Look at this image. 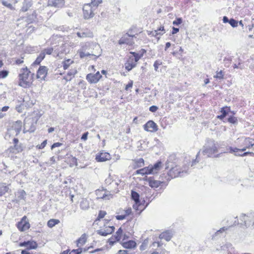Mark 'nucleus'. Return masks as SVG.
Instances as JSON below:
<instances>
[{"label": "nucleus", "mask_w": 254, "mask_h": 254, "mask_svg": "<svg viewBox=\"0 0 254 254\" xmlns=\"http://www.w3.org/2000/svg\"><path fill=\"white\" fill-rule=\"evenodd\" d=\"M101 51L99 44L96 42H91L83 43L78 53L81 59L90 56H95L97 58L101 55Z\"/></svg>", "instance_id": "nucleus-1"}, {"label": "nucleus", "mask_w": 254, "mask_h": 254, "mask_svg": "<svg viewBox=\"0 0 254 254\" xmlns=\"http://www.w3.org/2000/svg\"><path fill=\"white\" fill-rule=\"evenodd\" d=\"M31 72L28 70L27 67L22 68L20 70L19 74V85L24 88H26L30 86L31 82V77H30Z\"/></svg>", "instance_id": "nucleus-2"}, {"label": "nucleus", "mask_w": 254, "mask_h": 254, "mask_svg": "<svg viewBox=\"0 0 254 254\" xmlns=\"http://www.w3.org/2000/svg\"><path fill=\"white\" fill-rule=\"evenodd\" d=\"M170 167H171V169L169 172L167 173V175L165 176V178L167 181L165 180L161 181L160 180V190L162 187H165L167 186V182L170 180L171 178H176L179 176L181 177L182 175H181V174L183 173L184 172V170H183L181 172L180 169L178 168L177 166L174 167L172 165H170Z\"/></svg>", "instance_id": "nucleus-3"}, {"label": "nucleus", "mask_w": 254, "mask_h": 254, "mask_svg": "<svg viewBox=\"0 0 254 254\" xmlns=\"http://www.w3.org/2000/svg\"><path fill=\"white\" fill-rule=\"evenodd\" d=\"M217 146L215 141L213 140H209L203 146L202 152L203 155L209 157L217 152Z\"/></svg>", "instance_id": "nucleus-4"}, {"label": "nucleus", "mask_w": 254, "mask_h": 254, "mask_svg": "<svg viewBox=\"0 0 254 254\" xmlns=\"http://www.w3.org/2000/svg\"><path fill=\"white\" fill-rule=\"evenodd\" d=\"M159 171V160L153 165H149L148 167H144L135 171V174H140L142 176L157 173Z\"/></svg>", "instance_id": "nucleus-5"}, {"label": "nucleus", "mask_w": 254, "mask_h": 254, "mask_svg": "<svg viewBox=\"0 0 254 254\" xmlns=\"http://www.w3.org/2000/svg\"><path fill=\"white\" fill-rule=\"evenodd\" d=\"M240 220L242 221L241 224L244 223L246 227H253L254 228V213L248 215L242 214L240 216Z\"/></svg>", "instance_id": "nucleus-6"}, {"label": "nucleus", "mask_w": 254, "mask_h": 254, "mask_svg": "<svg viewBox=\"0 0 254 254\" xmlns=\"http://www.w3.org/2000/svg\"><path fill=\"white\" fill-rule=\"evenodd\" d=\"M83 17L85 19H89L94 16V13L91 4H85L83 7Z\"/></svg>", "instance_id": "nucleus-7"}, {"label": "nucleus", "mask_w": 254, "mask_h": 254, "mask_svg": "<svg viewBox=\"0 0 254 254\" xmlns=\"http://www.w3.org/2000/svg\"><path fill=\"white\" fill-rule=\"evenodd\" d=\"M102 77L99 71L95 74L89 73L86 75L87 80L90 83H96Z\"/></svg>", "instance_id": "nucleus-8"}, {"label": "nucleus", "mask_w": 254, "mask_h": 254, "mask_svg": "<svg viewBox=\"0 0 254 254\" xmlns=\"http://www.w3.org/2000/svg\"><path fill=\"white\" fill-rule=\"evenodd\" d=\"M48 68L45 66H40L37 72V78L40 80H44L47 74Z\"/></svg>", "instance_id": "nucleus-9"}, {"label": "nucleus", "mask_w": 254, "mask_h": 254, "mask_svg": "<svg viewBox=\"0 0 254 254\" xmlns=\"http://www.w3.org/2000/svg\"><path fill=\"white\" fill-rule=\"evenodd\" d=\"M144 129L147 131L154 132L158 130V126L156 123L150 120L144 125Z\"/></svg>", "instance_id": "nucleus-10"}, {"label": "nucleus", "mask_w": 254, "mask_h": 254, "mask_svg": "<svg viewBox=\"0 0 254 254\" xmlns=\"http://www.w3.org/2000/svg\"><path fill=\"white\" fill-rule=\"evenodd\" d=\"M19 246L26 247L27 250L36 249L38 247V245L34 241H27L20 243Z\"/></svg>", "instance_id": "nucleus-11"}, {"label": "nucleus", "mask_w": 254, "mask_h": 254, "mask_svg": "<svg viewBox=\"0 0 254 254\" xmlns=\"http://www.w3.org/2000/svg\"><path fill=\"white\" fill-rule=\"evenodd\" d=\"M172 236V232L170 230H167L160 234V240L161 241L160 242V247L161 246V242H162V240H164L166 242H168L171 240Z\"/></svg>", "instance_id": "nucleus-12"}, {"label": "nucleus", "mask_w": 254, "mask_h": 254, "mask_svg": "<svg viewBox=\"0 0 254 254\" xmlns=\"http://www.w3.org/2000/svg\"><path fill=\"white\" fill-rule=\"evenodd\" d=\"M244 147L241 149V151H245L247 148H253L254 147V139L247 137L246 138L244 141Z\"/></svg>", "instance_id": "nucleus-13"}, {"label": "nucleus", "mask_w": 254, "mask_h": 254, "mask_svg": "<svg viewBox=\"0 0 254 254\" xmlns=\"http://www.w3.org/2000/svg\"><path fill=\"white\" fill-rule=\"evenodd\" d=\"M35 124L36 123L33 121L31 122H29V120L26 121L24 123V130L26 129L27 130L26 131H24V132L25 133L27 131H29L30 132H34L36 129Z\"/></svg>", "instance_id": "nucleus-14"}, {"label": "nucleus", "mask_w": 254, "mask_h": 254, "mask_svg": "<svg viewBox=\"0 0 254 254\" xmlns=\"http://www.w3.org/2000/svg\"><path fill=\"white\" fill-rule=\"evenodd\" d=\"M110 155L107 152H101L96 156L97 162H104L110 159Z\"/></svg>", "instance_id": "nucleus-15"}, {"label": "nucleus", "mask_w": 254, "mask_h": 254, "mask_svg": "<svg viewBox=\"0 0 254 254\" xmlns=\"http://www.w3.org/2000/svg\"><path fill=\"white\" fill-rule=\"evenodd\" d=\"M24 218H26V217L24 216L22 220L18 223L17 225L18 230L21 232L25 231L30 228V224L28 222L24 221Z\"/></svg>", "instance_id": "nucleus-16"}, {"label": "nucleus", "mask_w": 254, "mask_h": 254, "mask_svg": "<svg viewBox=\"0 0 254 254\" xmlns=\"http://www.w3.org/2000/svg\"><path fill=\"white\" fill-rule=\"evenodd\" d=\"M48 5L58 8H62L64 5V0H49Z\"/></svg>", "instance_id": "nucleus-17"}, {"label": "nucleus", "mask_w": 254, "mask_h": 254, "mask_svg": "<svg viewBox=\"0 0 254 254\" xmlns=\"http://www.w3.org/2000/svg\"><path fill=\"white\" fill-rule=\"evenodd\" d=\"M128 37L129 38L132 39L133 37V36L130 35L128 34H126L124 37H123L119 41V43L120 44H127V45H132L133 43L132 41L129 40V39L127 38Z\"/></svg>", "instance_id": "nucleus-18"}, {"label": "nucleus", "mask_w": 254, "mask_h": 254, "mask_svg": "<svg viewBox=\"0 0 254 254\" xmlns=\"http://www.w3.org/2000/svg\"><path fill=\"white\" fill-rule=\"evenodd\" d=\"M145 180L148 182L149 186L152 188H157L159 187V182L155 180L153 178L146 177Z\"/></svg>", "instance_id": "nucleus-19"}, {"label": "nucleus", "mask_w": 254, "mask_h": 254, "mask_svg": "<svg viewBox=\"0 0 254 254\" xmlns=\"http://www.w3.org/2000/svg\"><path fill=\"white\" fill-rule=\"evenodd\" d=\"M136 243L132 240H129L127 242H123L122 246L124 248L126 249H132L136 247Z\"/></svg>", "instance_id": "nucleus-20"}, {"label": "nucleus", "mask_w": 254, "mask_h": 254, "mask_svg": "<svg viewBox=\"0 0 254 254\" xmlns=\"http://www.w3.org/2000/svg\"><path fill=\"white\" fill-rule=\"evenodd\" d=\"M22 126V123L20 121L16 122L15 124L13 125L12 127L13 128V130H15L16 135L20 133L21 130Z\"/></svg>", "instance_id": "nucleus-21"}, {"label": "nucleus", "mask_w": 254, "mask_h": 254, "mask_svg": "<svg viewBox=\"0 0 254 254\" xmlns=\"http://www.w3.org/2000/svg\"><path fill=\"white\" fill-rule=\"evenodd\" d=\"M136 64L135 63V62H133V59L132 60V61H130L129 60V61H128L127 63H125V68L128 70V71H130V70H131L133 68H134V67H135L136 66Z\"/></svg>", "instance_id": "nucleus-22"}, {"label": "nucleus", "mask_w": 254, "mask_h": 254, "mask_svg": "<svg viewBox=\"0 0 254 254\" xmlns=\"http://www.w3.org/2000/svg\"><path fill=\"white\" fill-rule=\"evenodd\" d=\"M31 5L32 4L30 1L24 0L22 4L21 10L23 12H26L29 9Z\"/></svg>", "instance_id": "nucleus-23"}, {"label": "nucleus", "mask_w": 254, "mask_h": 254, "mask_svg": "<svg viewBox=\"0 0 254 254\" xmlns=\"http://www.w3.org/2000/svg\"><path fill=\"white\" fill-rule=\"evenodd\" d=\"M131 199L134 201L135 203L138 204L140 202L139 194L136 191L131 190Z\"/></svg>", "instance_id": "nucleus-24"}, {"label": "nucleus", "mask_w": 254, "mask_h": 254, "mask_svg": "<svg viewBox=\"0 0 254 254\" xmlns=\"http://www.w3.org/2000/svg\"><path fill=\"white\" fill-rule=\"evenodd\" d=\"M77 35L79 38H84V37H92L93 33L90 31H86L82 32H77Z\"/></svg>", "instance_id": "nucleus-25"}, {"label": "nucleus", "mask_w": 254, "mask_h": 254, "mask_svg": "<svg viewBox=\"0 0 254 254\" xmlns=\"http://www.w3.org/2000/svg\"><path fill=\"white\" fill-rule=\"evenodd\" d=\"M9 187L5 184H0V196H2L8 191Z\"/></svg>", "instance_id": "nucleus-26"}, {"label": "nucleus", "mask_w": 254, "mask_h": 254, "mask_svg": "<svg viewBox=\"0 0 254 254\" xmlns=\"http://www.w3.org/2000/svg\"><path fill=\"white\" fill-rule=\"evenodd\" d=\"M130 54H131L132 56L129 57V60L132 61V60L133 59V62H135V63L136 64V63L140 59V56L139 55L138 53L133 52H130Z\"/></svg>", "instance_id": "nucleus-27"}, {"label": "nucleus", "mask_w": 254, "mask_h": 254, "mask_svg": "<svg viewBox=\"0 0 254 254\" xmlns=\"http://www.w3.org/2000/svg\"><path fill=\"white\" fill-rule=\"evenodd\" d=\"M76 70H72L68 71L67 75L64 77V79L66 81H70L74 77V75L76 73Z\"/></svg>", "instance_id": "nucleus-28"}, {"label": "nucleus", "mask_w": 254, "mask_h": 254, "mask_svg": "<svg viewBox=\"0 0 254 254\" xmlns=\"http://www.w3.org/2000/svg\"><path fill=\"white\" fill-rule=\"evenodd\" d=\"M45 55L44 53H41L38 57L37 58L36 60L34 62L32 65H39L42 62V61L45 58Z\"/></svg>", "instance_id": "nucleus-29"}, {"label": "nucleus", "mask_w": 254, "mask_h": 254, "mask_svg": "<svg viewBox=\"0 0 254 254\" xmlns=\"http://www.w3.org/2000/svg\"><path fill=\"white\" fill-rule=\"evenodd\" d=\"M80 208L83 210H86L89 207V204L86 199H83L80 203Z\"/></svg>", "instance_id": "nucleus-30"}, {"label": "nucleus", "mask_w": 254, "mask_h": 254, "mask_svg": "<svg viewBox=\"0 0 254 254\" xmlns=\"http://www.w3.org/2000/svg\"><path fill=\"white\" fill-rule=\"evenodd\" d=\"M77 246L79 247V244L83 245L86 242V236L85 234H82L81 237L76 241Z\"/></svg>", "instance_id": "nucleus-31"}, {"label": "nucleus", "mask_w": 254, "mask_h": 254, "mask_svg": "<svg viewBox=\"0 0 254 254\" xmlns=\"http://www.w3.org/2000/svg\"><path fill=\"white\" fill-rule=\"evenodd\" d=\"M135 168H139L144 165V161L142 158H139L134 160Z\"/></svg>", "instance_id": "nucleus-32"}, {"label": "nucleus", "mask_w": 254, "mask_h": 254, "mask_svg": "<svg viewBox=\"0 0 254 254\" xmlns=\"http://www.w3.org/2000/svg\"><path fill=\"white\" fill-rule=\"evenodd\" d=\"M123 233V229L120 227L116 232V234L114 235L115 240L116 241H119L121 239L122 234Z\"/></svg>", "instance_id": "nucleus-33"}, {"label": "nucleus", "mask_w": 254, "mask_h": 254, "mask_svg": "<svg viewBox=\"0 0 254 254\" xmlns=\"http://www.w3.org/2000/svg\"><path fill=\"white\" fill-rule=\"evenodd\" d=\"M60 223V220L56 219H51L48 221L47 225L50 228H52L56 224Z\"/></svg>", "instance_id": "nucleus-34"}, {"label": "nucleus", "mask_w": 254, "mask_h": 254, "mask_svg": "<svg viewBox=\"0 0 254 254\" xmlns=\"http://www.w3.org/2000/svg\"><path fill=\"white\" fill-rule=\"evenodd\" d=\"M109 232L110 230L108 227L106 228L104 230L100 229L97 231V234L102 236H106L109 234H111V233Z\"/></svg>", "instance_id": "nucleus-35"}, {"label": "nucleus", "mask_w": 254, "mask_h": 254, "mask_svg": "<svg viewBox=\"0 0 254 254\" xmlns=\"http://www.w3.org/2000/svg\"><path fill=\"white\" fill-rule=\"evenodd\" d=\"M73 63V61L70 59H67L63 62V66L64 69H66L68 68L69 65Z\"/></svg>", "instance_id": "nucleus-36"}, {"label": "nucleus", "mask_w": 254, "mask_h": 254, "mask_svg": "<svg viewBox=\"0 0 254 254\" xmlns=\"http://www.w3.org/2000/svg\"><path fill=\"white\" fill-rule=\"evenodd\" d=\"M36 19L35 12H33L31 15H29L27 18V22L29 23H32Z\"/></svg>", "instance_id": "nucleus-37"}, {"label": "nucleus", "mask_w": 254, "mask_h": 254, "mask_svg": "<svg viewBox=\"0 0 254 254\" xmlns=\"http://www.w3.org/2000/svg\"><path fill=\"white\" fill-rule=\"evenodd\" d=\"M220 112L224 116L226 117L228 115V114L231 112L230 107L225 106L221 108Z\"/></svg>", "instance_id": "nucleus-38"}, {"label": "nucleus", "mask_w": 254, "mask_h": 254, "mask_svg": "<svg viewBox=\"0 0 254 254\" xmlns=\"http://www.w3.org/2000/svg\"><path fill=\"white\" fill-rule=\"evenodd\" d=\"M0 0L1 1L2 4L4 6L7 7L10 10H14L15 9L14 7L12 6V5L10 3L7 2L6 1H5L4 0Z\"/></svg>", "instance_id": "nucleus-39"}, {"label": "nucleus", "mask_w": 254, "mask_h": 254, "mask_svg": "<svg viewBox=\"0 0 254 254\" xmlns=\"http://www.w3.org/2000/svg\"><path fill=\"white\" fill-rule=\"evenodd\" d=\"M102 2V0H91V3H89L91 4L92 7H97L98 5Z\"/></svg>", "instance_id": "nucleus-40"}, {"label": "nucleus", "mask_w": 254, "mask_h": 254, "mask_svg": "<svg viewBox=\"0 0 254 254\" xmlns=\"http://www.w3.org/2000/svg\"><path fill=\"white\" fill-rule=\"evenodd\" d=\"M9 74V71L7 70H2L0 71V78H6Z\"/></svg>", "instance_id": "nucleus-41"}, {"label": "nucleus", "mask_w": 254, "mask_h": 254, "mask_svg": "<svg viewBox=\"0 0 254 254\" xmlns=\"http://www.w3.org/2000/svg\"><path fill=\"white\" fill-rule=\"evenodd\" d=\"M110 197H112L111 194L109 191H105L104 194L101 196V198L104 199H109Z\"/></svg>", "instance_id": "nucleus-42"}, {"label": "nucleus", "mask_w": 254, "mask_h": 254, "mask_svg": "<svg viewBox=\"0 0 254 254\" xmlns=\"http://www.w3.org/2000/svg\"><path fill=\"white\" fill-rule=\"evenodd\" d=\"M214 77L216 78L219 79H223L224 78V75L223 74L222 70H221L219 71H217L216 72V74L214 76Z\"/></svg>", "instance_id": "nucleus-43"}, {"label": "nucleus", "mask_w": 254, "mask_h": 254, "mask_svg": "<svg viewBox=\"0 0 254 254\" xmlns=\"http://www.w3.org/2000/svg\"><path fill=\"white\" fill-rule=\"evenodd\" d=\"M83 252V249L79 248L77 249L72 250L71 252H69V254H80Z\"/></svg>", "instance_id": "nucleus-44"}, {"label": "nucleus", "mask_w": 254, "mask_h": 254, "mask_svg": "<svg viewBox=\"0 0 254 254\" xmlns=\"http://www.w3.org/2000/svg\"><path fill=\"white\" fill-rule=\"evenodd\" d=\"M228 121L231 124H236L238 123V120L237 118L234 116H230L228 119Z\"/></svg>", "instance_id": "nucleus-45"}, {"label": "nucleus", "mask_w": 254, "mask_h": 254, "mask_svg": "<svg viewBox=\"0 0 254 254\" xmlns=\"http://www.w3.org/2000/svg\"><path fill=\"white\" fill-rule=\"evenodd\" d=\"M229 23L233 27H236L238 26V22L234 18L230 19Z\"/></svg>", "instance_id": "nucleus-46"}, {"label": "nucleus", "mask_w": 254, "mask_h": 254, "mask_svg": "<svg viewBox=\"0 0 254 254\" xmlns=\"http://www.w3.org/2000/svg\"><path fill=\"white\" fill-rule=\"evenodd\" d=\"M53 51V49L52 48H48L47 49H45L43 51H42L41 53H44L45 55L47 54V55H51Z\"/></svg>", "instance_id": "nucleus-47"}, {"label": "nucleus", "mask_w": 254, "mask_h": 254, "mask_svg": "<svg viewBox=\"0 0 254 254\" xmlns=\"http://www.w3.org/2000/svg\"><path fill=\"white\" fill-rule=\"evenodd\" d=\"M106 211L100 210L99 212L97 219L99 220L101 218H104V216L106 215Z\"/></svg>", "instance_id": "nucleus-48"}, {"label": "nucleus", "mask_w": 254, "mask_h": 254, "mask_svg": "<svg viewBox=\"0 0 254 254\" xmlns=\"http://www.w3.org/2000/svg\"><path fill=\"white\" fill-rule=\"evenodd\" d=\"M241 149H239L238 148H236V147H235V148H233V147H230L229 148V152L230 153H235V154H237L236 153L238 151H241Z\"/></svg>", "instance_id": "nucleus-49"}, {"label": "nucleus", "mask_w": 254, "mask_h": 254, "mask_svg": "<svg viewBox=\"0 0 254 254\" xmlns=\"http://www.w3.org/2000/svg\"><path fill=\"white\" fill-rule=\"evenodd\" d=\"M47 140H45L41 144L37 146V148L41 149L44 148L47 144Z\"/></svg>", "instance_id": "nucleus-50"}, {"label": "nucleus", "mask_w": 254, "mask_h": 254, "mask_svg": "<svg viewBox=\"0 0 254 254\" xmlns=\"http://www.w3.org/2000/svg\"><path fill=\"white\" fill-rule=\"evenodd\" d=\"M147 246V243L144 241L140 246V250L141 251L145 250Z\"/></svg>", "instance_id": "nucleus-51"}, {"label": "nucleus", "mask_w": 254, "mask_h": 254, "mask_svg": "<svg viewBox=\"0 0 254 254\" xmlns=\"http://www.w3.org/2000/svg\"><path fill=\"white\" fill-rule=\"evenodd\" d=\"M14 147L15 151L17 152H19L22 150V148L20 144H17L16 146H15V144H14Z\"/></svg>", "instance_id": "nucleus-52"}, {"label": "nucleus", "mask_w": 254, "mask_h": 254, "mask_svg": "<svg viewBox=\"0 0 254 254\" xmlns=\"http://www.w3.org/2000/svg\"><path fill=\"white\" fill-rule=\"evenodd\" d=\"M19 193L20 195L18 196V197L20 199H23L26 195V192L24 190H21L19 191Z\"/></svg>", "instance_id": "nucleus-53"}, {"label": "nucleus", "mask_w": 254, "mask_h": 254, "mask_svg": "<svg viewBox=\"0 0 254 254\" xmlns=\"http://www.w3.org/2000/svg\"><path fill=\"white\" fill-rule=\"evenodd\" d=\"M248 154H251L252 155H254V153L252 152H244V153L242 154H235V155L236 156H247Z\"/></svg>", "instance_id": "nucleus-54"}, {"label": "nucleus", "mask_w": 254, "mask_h": 254, "mask_svg": "<svg viewBox=\"0 0 254 254\" xmlns=\"http://www.w3.org/2000/svg\"><path fill=\"white\" fill-rule=\"evenodd\" d=\"M182 22V19L181 18H177V20L173 21L174 25H178Z\"/></svg>", "instance_id": "nucleus-55"}, {"label": "nucleus", "mask_w": 254, "mask_h": 254, "mask_svg": "<svg viewBox=\"0 0 254 254\" xmlns=\"http://www.w3.org/2000/svg\"><path fill=\"white\" fill-rule=\"evenodd\" d=\"M23 59V57H21L20 59H16L15 60V63L18 65L22 64L24 62Z\"/></svg>", "instance_id": "nucleus-56"}, {"label": "nucleus", "mask_w": 254, "mask_h": 254, "mask_svg": "<svg viewBox=\"0 0 254 254\" xmlns=\"http://www.w3.org/2000/svg\"><path fill=\"white\" fill-rule=\"evenodd\" d=\"M126 215H119L116 216V218L118 220H124L126 218Z\"/></svg>", "instance_id": "nucleus-57"}, {"label": "nucleus", "mask_w": 254, "mask_h": 254, "mask_svg": "<svg viewBox=\"0 0 254 254\" xmlns=\"http://www.w3.org/2000/svg\"><path fill=\"white\" fill-rule=\"evenodd\" d=\"M88 132H84V133H83V134L82 135V136L81 137V139L84 141H85L87 140V136H88Z\"/></svg>", "instance_id": "nucleus-58"}, {"label": "nucleus", "mask_w": 254, "mask_h": 254, "mask_svg": "<svg viewBox=\"0 0 254 254\" xmlns=\"http://www.w3.org/2000/svg\"><path fill=\"white\" fill-rule=\"evenodd\" d=\"M62 145V143L60 142H56L54 143L52 146H51V149H53L54 148L59 147Z\"/></svg>", "instance_id": "nucleus-59"}, {"label": "nucleus", "mask_w": 254, "mask_h": 254, "mask_svg": "<svg viewBox=\"0 0 254 254\" xmlns=\"http://www.w3.org/2000/svg\"><path fill=\"white\" fill-rule=\"evenodd\" d=\"M158 109V107L156 106H152L149 108V111L151 112H155Z\"/></svg>", "instance_id": "nucleus-60"}, {"label": "nucleus", "mask_w": 254, "mask_h": 254, "mask_svg": "<svg viewBox=\"0 0 254 254\" xmlns=\"http://www.w3.org/2000/svg\"><path fill=\"white\" fill-rule=\"evenodd\" d=\"M118 254H130L127 250H120L118 252Z\"/></svg>", "instance_id": "nucleus-61"}, {"label": "nucleus", "mask_w": 254, "mask_h": 254, "mask_svg": "<svg viewBox=\"0 0 254 254\" xmlns=\"http://www.w3.org/2000/svg\"><path fill=\"white\" fill-rule=\"evenodd\" d=\"M227 230V228L224 227L223 228H221L220 230H218L217 232L216 233L217 234H218L219 233H222Z\"/></svg>", "instance_id": "nucleus-62"}, {"label": "nucleus", "mask_w": 254, "mask_h": 254, "mask_svg": "<svg viewBox=\"0 0 254 254\" xmlns=\"http://www.w3.org/2000/svg\"><path fill=\"white\" fill-rule=\"evenodd\" d=\"M179 28H176V27H173L172 33L173 34H175L178 33L179 32Z\"/></svg>", "instance_id": "nucleus-63"}, {"label": "nucleus", "mask_w": 254, "mask_h": 254, "mask_svg": "<svg viewBox=\"0 0 254 254\" xmlns=\"http://www.w3.org/2000/svg\"><path fill=\"white\" fill-rule=\"evenodd\" d=\"M222 20L224 23H229L230 19H229V18L227 16H224L223 17Z\"/></svg>", "instance_id": "nucleus-64"}]
</instances>
